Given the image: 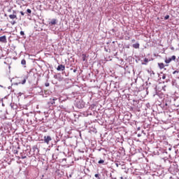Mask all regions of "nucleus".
Instances as JSON below:
<instances>
[{
  "mask_svg": "<svg viewBox=\"0 0 179 179\" xmlns=\"http://www.w3.org/2000/svg\"><path fill=\"white\" fill-rule=\"evenodd\" d=\"M164 164L166 167H169V171L171 174H177V173H178L179 169L177 162H171L170 159H164Z\"/></svg>",
  "mask_w": 179,
  "mask_h": 179,
  "instance_id": "1",
  "label": "nucleus"
},
{
  "mask_svg": "<svg viewBox=\"0 0 179 179\" xmlns=\"http://www.w3.org/2000/svg\"><path fill=\"white\" fill-rule=\"evenodd\" d=\"M177 100H178V98L169 97L167 98L165 101H164L163 103L160 104V106L163 110H167L173 106V101L176 102Z\"/></svg>",
  "mask_w": 179,
  "mask_h": 179,
  "instance_id": "2",
  "label": "nucleus"
},
{
  "mask_svg": "<svg viewBox=\"0 0 179 179\" xmlns=\"http://www.w3.org/2000/svg\"><path fill=\"white\" fill-rule=\"evenodd\" d=\"M147 86H148L147 90L148 89H150V90H152V89H153V90H155V94H157V93L162 92V88L158 87L157 85H156V84L149 83L147 85Z\"/></svg>",
  "mask_w": 179,
  "mask_h": 179,
  "instance_id": "3",
  "label": "nucleus"
},
{
  "mask_svg": "<svg viewBox=\"0 0 179 179\" xmlns=\"http://www.w3.org/2000/svg\"><path fill=\"white\" fill-rule=\"evenodd\" d=\"M52 139H54V136H52V134H48L43 136V142L47 145H50V143H51L52 141Z\"/></svg>",
  "mask_w": 179,
  "mask_h": 179,
  "instance_id": "4",
  "label": "nucleus"
},
{
  "mask_svg": "<svg viewBox=\"0 0 179 179\" xmlns=\"http://www.w3.org/2000/svg\"><path fill=\"white\" fill-rule=\"evenodd\" d=\"M86 103L83 99H78L76 101L75 106L77 108H85Z\"/></svg>",
  "mask_w": 179,
  "mask_h": 179,
  "instance_id": "5",
  "label": "nucleus"
},
{
  "mask_svg": "<svg viewBox=\"0 0 179 179\" xmlns=\"http://www.w3.org/2000/svg\"><path fill=\"white\" fill-rule=\"evenodd\" d=\"M133 106L135 107L136 111H141V105L139 104V100H133Z\"/></svg>",
  "mask_w": 179,
  "mask_h": 179,
  "instance_id": "6",
  "label": "nucleus"
},
{
  "mask_svg": "<svg viewBox=\"0 0 179 179\" xmlns=\"http://www.w3.org/2000/svg\"><path fill=\"white\" fill-rule=\"evenodd\" d=\"M164 153H167V149L164 150V149H162V148H158L157 150L154 151V154L157 155L158 156L159 155H163Z\"/></svg>",
  "mask_w": 179,
  "mask_h": 179,
  "instance_id": "7",
  "label": "nucleus"
},
{
  "mask_svg": "<svg viewBox=\"0 0 179 179\" xmlns=\"http://www.w3.org/2000/svg\"><path fill=\"white\" fill-rule=\"evenodd\" d=\"M58 23V20L57 19H52L49 22H48V26L50 29H52L53 26H55V24H57Z\"/></svg>",
  "mask_w": 179,
  "mask_h": 179,
  "instance_id": "8",
  "label": "nucleus"
},
{
  "mask_svg": "<svg viewBox=\"0 0 179 179\" xmlns=\"http://www.w3.org/2000/svg\"><path fill=\"white\" fill-rule=\"evenodd\" d=\"M176 58L177 57H176V55H173L172 57H169V58L166 57L165 60H164L165 64H170V62H171V61H176Z\"/></svg>",
  "mask_w": 179,
  "mask_h": 179,
  "instance_id": "9",
  "label": "nucleus"
},
{
  "mask_svg": "<svg viewBox=\"0 0 179 179\" xmlns=\"http://www.w3.org/2000/svg\"><path fill=\"white\" fill-rule=\"evenodd\" d=\"M17 12L18 11H17V10H13V14H11V15H9V17H10V19H12V20H17Z\"/></svg>",
  "mask_w": 179,
  "mask_h": 179,
  "instance_id": "10",
  "label": "nucleus"
},
{
  "mask_svg": "<svg viewBox=\"0 0 179 179\" xmlns=\"http://www.w3.org/2000/svg\"><path fill=\"white\" fill-rule=\"evenodd\" d=\"M27 79H29V74H27V76H24L23 80L21 83H12V86H13V85H20V83H22V85H24V83H26V80H27Z\"/></svg>",
  "mask_w": 179,
  "mask_h": 179,
  "instance_id": "11",
  "label": "nucleus"
},
{
  "mask_svg": "<svg viewBox=\"0 0 179 179\" xmlns=\"http://www.w3.org/2000/svg\"><path fill=\"white\" fill-rule=\"evenodd\" d=\"M10 106L11 107V109H13L15 111H20L19 106H17V104L15 103H11L10 104Z\"/></svg>",
  "mask_w": 179,
  "mask_h": 179,
  "instance_id": "12",
  "label": "nucleus"
},
{
  "mask_svg": "<svg viewBox=\"0 0 179 179\" xmlns=\"http://www.w3.org/2000/svg\"><path fill=\"white\" fill-rule=\"evenodd\" d=\"M55 79H57V80H59V82H62L64 80V78L61 76V73H57L54 75Z\"/></svg>",
  "mask_w": 179,
  "mask_h": 179,
  "instance_id": "13",
  "label": "nucleus"
},
{
  "mask_svg": "<svg viewBox=\"0 0 179 179\" xmlns=\"http://www.w3.org/2000/svg\"><path fill=\"white\" fill-rule=\"evenodd\" d=\"M40 94L41 96H43V97H47V96L50 94V90H45V91L41 90Z\"/></svg>",
  "mask_w": 179,
  "mask_h": 179,
  "instance_id": "14",
  "label": "nucleus"
},
{
  "mask_svg": "<svg viewBox=\"0 0 179 179\" xmlns=\"http://www.w3.org/2000/svg\"><path fill=\"white\" fill-rule=\"evenodd\" d=\"M57 71H65V65L60 64L57 66Z\"/></svg>",
  "mask_w": 179,
  "mask_h": 179,
  "instance_id": "15",
  "label": "nucleus"
},
{
  "mask_svg": "<svg viewBox=\"0 0 179 179\" xmlns=\"http://www.w3.org/2000/svg\"><path fill=\"white\" fill-rule=\"evenodd\" d=\"M132 117V114L131 113H127L124 118H125V120H127L128 121H129V120H131V118Z\"/></svg>",
  "mask_w": 179,
  "mask_h": 179,
  "instance_id": "16",
  "label": "nucleus"
},
{
  "mask_svg": "<svg viewBox=\"0 0 179 179\" xmlns=\"http://www.w3.org/2000/svg\"><path fill=\"white\" fill-rule=\"evenodd\" d=\"M173 75L174 78L178 79V78H179V71L178 70L174 71L173 72Z\"/></svg>",
  "mask_w": 179,
  "mask_h": 179,
  "instance_id": "17",
  "label": "nucleus"
},
{
  "mask_svg": "<svg viewBox=\"0 0 179 179\" xmlns=\"http://www.w3.org/2000/svg\"><path fill=\"white\" fill-rule=\"evenodd\" d=\"M0 43H6V36H0Z\"/></svg>",
  "mask_w": 179,
  "mask_h": 179,
  "instance_id": "18",
  "label": "nucleus"
},
{
  "mask_svg": "<svg viewBox=\"0 0 179 179\" xmlns=\"http://www.w3.org/2000/svg\"><path fill=\"white\" fill-rule=\"evenodd\" d=\"M90 132H93L94 134H97V129H96L95 127H90Z\"/></svg>",
  "mask_w": 179,
  "mask_h": 179,
  "instance_id": "19",
  "label": "nucleus"
},
{
  "mask_svg": "<svg viewBox=\"0 0 179 179\" xmlns=\"http://www.w3.org/2000/svg\"><path fill=\"white\" fill-rule=\"evenodd\" d=\"M157 96H159V99H163L164 97V94L163 92H157V94H155Z\"/></svg>",
  "mask_w": 179,
  "mask_h": 179,
  "instance_id": "20",
  "label": "nucleus"
},
{
  "mask_svg": "<svg viewBox=\"0 0 179 179\" xmlns=\"http://www.w3.org/2000/svg\"><path fill=\"white\" fill-rule=\"evenodd\" d=\"M104 50L106 52H111V49H110L108 45L104 46Z\"/></svg>",
  "mask_w": 179,
  "mask_h": 179,
  "instance_id": "21",
  "label": "nucleus"
},
{
  "mask_svg": "<svg viewBox=\"0 0 179 179\" xmlns=\"http://www.w3.org/2000/svg\"><path fill=\"white\" fill-rule=\"evenodd\" d=\"M158 66L159 69H164V66H166L164 65V63H158Z\"/></svg>",
  "mask_w": 179,
  "mask_h": 179,
  "instance_id": "22",
  "label": "nucleus"
},
{
  "mask_svg": "<svg viewBox=\"0 0 179 179\" xmlns=\"http://www.w3.org/2000/svg\"><path fill=\"white\" fill-rule=\"evenodd\" d=\"M149 61H150V59H149L148 58H145L144 62L142 63V65H148V62H149Z\"/></svg>",
  "mask_w": 179,
  "mask_h": 179,
  "instance_id": "23",
  "label": "nucleus"
},
{
  "mask_svg": "<svg viewBox=\"0 0 179 179\" xmlns=\"http://www.w3.org/2000/svg\"><path fill=\"white\" fill-rule=\"evenodd\" d=\"M50 100H53V101H50V104H55V101L56 100H58V99L56 97H52L50 98Z\"/></svg>",
  "mask_w": 179,
  "mask_h": 179,
  "instance_id": "24",
  "label": "nucleus"
},
{
  "mask_svg": "<svg viewBox=\"0 0 179 179\" xmlns=\"http://www.w3.org/2000/svg\"><path fill=\"white\" fill-rule=\"evenodd\" d=\"M172 86H175V87H177L178 89L179 85H177V81L173 80L172 81Z\"/></svg>",
  "mask_w": 179,
  "mask_h": 179,
  "instance_id": "25",
  "label": "nucleus"
},
{
  "mask_svg": "<svg viewBox=\"0 0 179 179\" xmlns=\"http://www.w3.org/2000/svg\"><path fill=\"white\" fill-rule=\"evenodd\" d=\"M86 58H87V56L86 55V54H83L82 55V60L83 61V62H85V61H87V59H86Z\"/></svg>",
  "mask_w": 179,
  "mask_h": 179,
  "instance_id": "26",
  "label": "nucleus"
},
{
  "mask_svg": "<svg viewBox=\"0 0 179 179\" xmlns=\"http://www.w3.org/2000/svg\"><path fill=\"white\" fill-rule=\"evenodd\" d=\"M22 108L23 110H27V105H24L23 106H22L21 105H20V110H22Z\"/></svg>",
  "mask_w": 179,
  "mask_h": 179,
  "instance_id": "27",
  "label": "nucleus"
},
{
  "mask_svg": "<svg viewBox=\"0 0 179 179\" xmlns=\"http://www.w3.org/2000/svg\"><path fill=\"white\" fill-rule=\"evenodd\" d=\"M133 48H139V43H137L133 44Z\"/></svg>",
  "mask_w": 179,
  "mask_h": 179,
  "instance_id": "28",
  "label": "nucleus"
},
{
  "mask_svg": "<svg viewBox=\"0 0 179 179\" xmlns=\"http://www.w3.org/2000/svg\"><path fill=\"white\" fill-rule=\"evenodd\" d=\"M26 13H28L27 16H30V15H31V10L28 8Z\"/></svg>",
  "mask_w": 179,
  "mask_h": 179,
  "instance_id": "29",
  "label": "nucleus"
},
{
  "mask_svg": "<svg viewBox=\"0 0 179 179\" xmlns=\"http://www.w3.org/2000/svg\"><path fill=\"white\" fill-rule=\"evenodd\" d=\"M104 162H105L104 159H100V160L98 162V164H104Z\"/></svg>",
  "mask_w": 179,
  "mask_h": 179,
  "instance_id": "30",
  "label": "nucleus"
},
{
  "mask_svg": "<svg viewBox=\"0 0 179 179\" xmlns=\"http://www.w3.org/2000/svg\"><path fill=\"white\" fill-rule=\"evenodd\" d=\"M20 36H22V37H23L24 38H26V36H24V31H20Z\"/></svg>",
  "mask_w": 179,
  "mask_h": 179,
  "instance_id": "31",
  "label": "nucleus"
},
{
  "mask_svg": "<svg viewBox=\"0 0 179 179\" xmlns=\"http://www.w3.org/2000/svg\"><path fill=\"white\" fill-rule=\"evenodd\" d=\"M94 177H95L96 178H97V179H101V178H100V174H99V173H96V174L94 175Z\"/></svg>",
  "mask_w": 179,
  "mask_h": 179,
  "instance_id": "32",
  "label": "nucleus"
},
{
  "mask_svg": "<svg viewBox=\"0 0 179 179\" xmlns=\"http://www.w3.org/2000/svg\"><path fill=\"white\" fill-rule=\"evenodd\" d=\"M148 73H150V75H155V71L152 70H148Z\"/></svg>",
  "mask_w": 179,
  "mask_h": 179,
  "instance_id": "33",
  "label": "nucleus"
},
{
  "mask_svg": "<svg viewBox=\"0 0 179 179\" xmlns=\"http://www.w3.org/2000/svg\"><path fill=\"white\" fill-rule=\"evenodd\" d=\"M21 64H22V65H26V59H23L21 61Z\"/></svg>",
  "mask_w": 179,
  "mask_h": 179,
  "instance_id": "34",
  "label": "nucleus"
},
{
  "mask_svg": "<svg viewBox=\"0 0 179 179\" xmlns=\"http://www.w3.org/2000/svg\"><path fill=\"white\" fill-rule=\"evenodd\" d=\"M173 106H175V107H179V103L178 102H175V103L173 102Z\"/></svg>",
  "mask_w": 179,
  "mask_h": 179,
  "instance_id": "35",
  "label": "nucleus"
},
{
  "mask_svg": "<svg viewBox=\"0 0 179 179\" xmlns=\"http://www.w3.org/2000/svg\"><path fill=\"white\" fill-rule=\"evenodd\" d=\"M169 19H170V15H166L164 17V20H169Z\"/></svg>",
  "mask_w": 179,
  "mask_h": 179,
  "instance_id": "36",
  "label": "nucleus"
},
{
  "mask_svg": "<svg viewBox=\"0 0 179 179\" xmlns=\"http://www.w3.org/2000/svg\"><path fill=\"white\" fill-rule=\"evenodd\" d=\"M71 71H73V72H74V73H76V72H78V68H76V69H71Z\"/></svg>",
  "mask_w": 179,
  "mask_h": 179,
  "instance_id": "37",
  "label": "nucleus"
},
{
  "mask_svg": "<svg viewBox=\"0 0 179 179\" xmlns=\"http://www.w3.org/2000/svg\"><path fill=\"white\" fill-rule=\"evenodd\" d=\"M75 94H76V93L72 92L71 94H69V96H70L71 97H75Z\"/></svg>",
  "mask_w": 179,
  "mask_h": 179,
  "instance_id": "38",
  "label": "nucleus"
},
{
  "mask_svg": "<svg viewBox=\"0 0 179 179\" xmlns=\"http://www.w3.org/2000/svg\"><path fill=\"white\" fill-rule=\"evenodd\" d=\"M124 96L125 99H127V100H129V101L131 100V99H129V94L128 95H123V97H124Z\"/></svg>",
  "mask_w": 179,
  "mask_h": 179,
  "instance_id": "39",
  "label": "nucleus"
},
{
  "mask_svg": "<svg viewBox=\"0 0 179 179\" xmlns=\"http://www.w3.org/2000/svg\"><path fill=\"white\" fill-rule=\"evenodd\" d=\"M124 96L125 99H127V100H129V101L131 100V99H129V94L128 95H123V97H124Z\"/></svg>",
  "mask_w": 179,
  "mask_h": 179,
  "instance_id": "40",
  "label": "nucleus"
},
{
  "mask_svg": "<svg viewBox=\"0 0 179 179\" xmlns=\"http://www.w3.org/2000/svg\"><path fill=\"white\" fill-rule=\"evenodd\" d=\"M124 96L125 99H127V100H129V101L131 100V99H129V94L128 95H123V97H124Z\"/></svg>",
  "mask_w": 179,
  "mask_h": 179,
  "instance_id": "41",
  "label": "nucleus"
},
{
  "mask_svg": "<svg viewBox=\"0 0 179 179\" xmlns=\"http://www.w3.org/2000/svg\"><path fill=\"white\" fill-rule=\"evenodd\" d=\"M13 152L14 155H17V153H18V151L16 149L13 150Z\"/></svg>",
  "mask_w": 179,
  "mask_h": 179,
  "instance_id": "42",
  "label": "nucleus"
},
{
  "mask_svg": "<svg viewBox=\"0 0 179 179\" xmlns=\"http://www.w3.org/2000/svg\"><path fill=\"white\" fill-rule=\"evenodd\" d=\"M164 75H166V76H168V78H170L171 76V75L169 74V73H164Z\"/></svg>",
  "mask_w": 179,
  "mask_h": 179,
  "instance_id": "43",
  "label": "nucleus"
},
{
  "mask_svg": "<svg viewBox=\"0 0 179 179\" xmlns=\"http://www.w3.org/2000/svg\"><path fill=\"white\" fill-rule=\"evenodd\" d=\"M135 110H136L135 107H130V111H135Z\"/></svg>",
  "mask_w": 179,
  "mask_h": 179,
  "instance_id": "44",
  "label": "nucleus"
},
{
  "mask_svg": "<svg viewBox=\"0 0 179 179\" xmlns=\"http://www.w3.org/2000/svg\"><path fill=\"white\" fill-rule=\"evenodd\" d=\"M52 157L53 160H55V159H57V157H55V154L52 155Z\"/></svg>",
  "mask_w": 179,
  "mask_h": 179,
  "instance_id": "45",
  "label": "nucleus"
},
{
  "mask_svg": "<svg viewBox=\"0 0 179 179\" xmlns=\"http://www.w3.org/2000/svg\"><path fill=\"white\" fill-rule=\"evenodd\" d=\"M45 86L46 87H48V86H50V83H45Z\"/></svg>",
  "mask_w": 179,
  "mask_h": 179,
  "instance_id": "46",
  "label": "nucleus"
},
{
  "mask_svg": "<svg viewBox=\"0 0 179 179\" xmlns=\"http://www.w3.org/2000/svg\"><path fill=\"white\" fill-rule=\"evenodd\" d=\"M166 74H164V73H163V76H162V79H166V78H167L166 76Z\"/></svg>",
  "mask_w": 179,
  "mask_h": 179,
  "instance_id": "47",
  "label": "nucleus"
},
{
  "mask_svg": "<svg viewBox=\"0 0 179 179\" xmlns=\"http://www.w3.org/2000/svg\"><path fill=\"white\" fill-rule=\"evenodd\" d=\"M10 23H11V24H13H13H16V21H11Z\"/></svg>",
  "mask_w": 179,
  "mask_h": 179,
  "instance_id": "48",
  "label": "nucleus"
},
{
  "mask_svg": "<svg viewBox=\"0 0 179 179\" xmlns=\"http://www.w3.org/2000/svg\"><path fill=\"white\" fill-rule=\"evenodd\" d=\"M0 150H3V145H0Z\"/></svg>",
  "mask_w": 179,
  "mask_h": 179,
  "instance_id": "49",
  "label": "nucleus"
},
{
  "mask_svg": "<svg viewBox=\"0 0 179 179\" xmlns=\"http://www.w3.org/2000/svg\"><path fill=\"white\" fill-rule=\"evenodd\" d=\"M20 13L22 15V16H24V13L23 11H20Z\"/></svg>",
  "mask_w": 179,
  "mask_h": 179,
  "instance_id": "50",
  "label": "nucleus"
},
{
  "mask_svg": "<svg viewBox=\"0 0 179 179\" xmlns=\"http://www.w3.org/2000/svg\"><path fill=\"white\" fill-rule=\"evenodd\" d=\"M172 150H173V148H171V147H169V148H168V150H169V152H171Z\"/></svg>",
  "mask_w": 179,
  "mask_h": 179,
  "instance_id": "51",
  "label": "nucleus"
},
{
  "mask_svg": "<svg viewBox=\"0 0 179 179\" xmlns=\"http://www.w3.org/2000/svg\"><path fill=\"white\" fill-rule=\"evenodd\" d=\"M146 107H147L148 108H149V107H150V103H147V104H146Z\"/></svg>",
  "mask_w": 179,
  "mask_h": 179,
  "instance_id": "52",
  "label": "nucleus"
},
{
  "mask_svg": "<svg viewBox=\"0 0 179 179\" xmlns=\"http://www.w3.org/2000/svg\"><path fill=\"white\" fill-rule=\"evenodd\" d=\"M29 149H30V145L27 146V150H29Z\"/></svg>",
  "mask_w": 179,
  "mask_h": 179,
  "instance_id": "53",
  "label": "nucleus"
},
{
  "mask_svg": "<svg viewBox=\"0 0 179 179\" xmlns=\"http://www.w3.org/2000/svg\"><path fill=\"white\" fill-rule=\"evenodd\" d=\"M71 177H72V173L70 174L69 176H67V178H71Z\"/></svg>",
  "mask_w": 179,
  "mask_h": 179,
  "instance_id": "54",
  "label": "nucleus"
},
{
  "mask_svg": "<svg viewBox=\"0 0 179 179\" xmlns=\"http://www.w3.org/2000/svg\"><path fill=\"white\" fill-rule=\"evenodd\" d=\"M92 163H94V159H91L90 163H92Z\"/></svg>",
  "mask_w": 179,
  "mask_h": 179,
  "instance_id": "55",
  "label": "nucleus"
},
{
  "mask_svg": "<svg viewBox=\"0 0 179 179\" xmlns=\"http://www.w3.org/2000/svg\"><path fill=\"white\" fill-rule=\"evenodd\" d=\"M1 101H3V99H1V98H0V103H1Z\"/></svg>",
  "mask_w": 179,
  "mask_h": 179,
  "instance_id": "56",
  "label": "nucleus"
},
{
  "mask_svg": "<svg viewBox=\"0 0 179 179\" xmlns=\"http://www.w3.org/2000/svg\"><path fill=\"white\" fill-rule=\"evenodd\" d=\"M8 12H12V9H8Z\"/></svg>",
  "mask_w": 179,
  "mask_h": 179,
  "instance_id": "57",
  "label": "nucleus"
},
{
  "mask_svg": "<svg viewBox=\"0 0 179 179\" xmlns=\"http://www.w3.org/2000/svg\"><path fill=\"white\" fill-rule=\"evenodd\" d=\"M64 161L66 162V159H65V158L63 159H62V162H64Z\"/></svg>",
  "mask_w": 179,
  "mask_h": 179,
  "instance_id": "58",
  "label": "nucleus"
},
{
  "mask_svg": "<svg viewBox=\"0 0 179 179\" xmlns=\"http://www.w3.org/2000/svg\"><path fill=\"white\" fill-rule=\"evenodd\" d=\"M111 42H108L106 43L107 45H108V44H110Z\"/></svg>",
  "mask_w": 179,
  "mask_h": 179,
  "instance_id": "59",
  "label": "nucleus"
},
{
  "mask_svg": "<svg viewBox=\"0 0 179 179\" xmlns=\"http://www.w3.org/2000/svg\"><path fill=\"white\" fill-rule=\"evenodd\" d=\"M118 84H119V83H117V82H116V83H115V85H118Z\"/></svg>",
  "mask_w": 179,
  "mask_h": 179,
  "instance_id": "60",
  "label": "nucleus"
},
{
  "mask_svg": "<svg viewBox=\"0 0 179 179\" xmlns=\"http://www.w3.org/2000/svg\"><path fill=\"white\" fill-rule=\"evenodd\" d=\"M115 165L118 167L119 164L118 163H116Z\"/></svg>",
  "mask_w": 179,
  "mask_h": 179,
  "instance_id": "61",
  "label": "nucleus"
},
{
  "mask_svg": "<svg viewBox=\"0 0 179 179\" xmlns=\"http://www.w3.org/2000/svg\"><path fill=\"white\" fill-rule=\"evenodd\" d=\"M58 148H59V147H58ZM58 148H56V150H57V151H58V150H59V149Z\"/></svg>",
  "mask_w": 179,
  "mask_h": 179,
  "instance_id": "62",
  "label": "nucleus"
},
{
  "mask_svg": "<svg viewBox=\"0 0 179 179\" xmlns=\"http://www.w3.org/2000/svg\"><path fill=\"white\" fill-rule=\"evenodd\" d=\"M11 88H12V87H10V86L8 87V89H11Z\"/></svg>",
  "mask_w": 179,
  "mask_h": 179,
  "instance_id": "63",
  "label": "nucleus"
},
{
  "mask_svg": "<svg viewBox=\"0 0 179 179\" xmlns=\"http://www.w3.org/2000/svg\"><path fill=\"white\" fill-rule=\"evenodd\" d=\"M138 136H141V134H138Z\"/></svg>",
  "mask_w": 179,
  "mask_h": 179,
  "instance_id": "64",
  "label": "nucleus"
}]
</instances>
